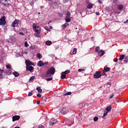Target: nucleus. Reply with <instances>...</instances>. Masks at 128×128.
Masks as SVG:
<instances>
[{"instance_id": "obj_47", "label": "nucleus", "mask_w": 128, "mask_h": 128, "mask_svg": "<svg viewBox=\"0 0 128 128\" xmlns=\"http://www.w3.org/2000/svg\"><path fill=\"white\" fill-rule=\"evenodd\" d=\"M114 98V94H112L110 96V98Z\"/></svg>"}, {"instance_id": "obj_62", "label": "nucleus", "mask_w": 128, "mask_h": 128, "mask_svg": "<svg viewBox=\"0 0 128 128\" xmlns=\"http://www.w3.org/2000/svg\"><path fill=\"white\" fill-rule=\"evenodd\" d=\"M115 12V14H116V12Z\"/></svg>"}, {"instance_id": "obj_24", "label": "nucleus", "mask_w": 128, "mask_h": 128, "mask_svg": "<svg viewBox=\"0 0 128 128\" xmlns=\"http://www.w3.org/2000/svg\"><path fill=\"white\" fill-rule=\"evenodd\" d=\"M124 58V54L120 55L119 58V60H122Z\"/></svg>"}, {"instance_id": "obj_12", "label": "nucleus", "mask_w": 128, "mask_h": 128, "mask_svg": "<svg viewBox=\"0 0 128 128\" xmlns=\"http://www.w3.org/2000/svg\"><path fill=\"white\" fill-rule=\"evenodd\" d=\"M98 54L100 56H102L104 54V51L100 50L98 52Z\"/></svg>"}, {"instance_id": "obj_20", "label": "nucleus", "mask_w": 128, "mask_h": 128, "mask_svg": "<svg viewBox=\"0 0 128 128\" xmlns=\"http://www.w3.org/2000/svg\"><path fill=\"white\" fill-rule=\"evenodd\" d=\"M110 68L108 67H106V66L104 67V72H110Z\"/></svg>"}, {"instance_id": "obj_32", "label": "nucleus", "mask_w": 128, "mask_h": 128, "mask_svg": "<svg viewBox=\"0 0 128 128\" xmlns=\"http://www.w3.org/2000/svg\"><path fill=\"white\" fill-rule=\"evenodd\" d=\"M100 51V47L98 46L96 48L95 52H98Z\"/></svg>"}, {"instance_id": "obj_44", "label": "nucleus", "mask_w": 128, "mask_h": 128, "mask_svg": "<svg viewBox=\"0 0 128 128\" xmlns=\"http://www.w3.org/2000/svg\"><path fill=\"white\" fill-rule=\"evenodd\" d=\"M101 76H106V74L103 72L102 73V74H101Z\"/></svg>"}, {"instance_id": "obj_23", "label": "nucleus", "mask_w": 128, "mask_h": 128, "mask_svg": "<svg viewBox=\"0 0 128 128\" xmlns=\"http://www.w3.org/2000/svg\"><path fill=\"white\" fill-rule=\"evenodd\" d=\"M36 90H38V92H42V90L40 88V87H37Z\"/></svg>"}, {"instance_id": "obj_55", "label": "nucleus", "mask_w": 128, "mask_h": 128, "mask_svg": "<svg viewBox=\"0 0 128 128\" xmlns=\"http://www.w3.org/2000/svg\"><path fill=\"white\" fill-rule=\"evenodd\" d=\"M52 22V20L51 21H50L49 22H48V24H50V22Z\"/></svg>"}, {"instance_id": "obj_35", "label": "nucleus", "mask_w": 128, "mask_h": 128, "mask_svg": "<svg viewBox=\"0 0 128 128\" xmlns=\"http://www.w3.org/2000/svg\"><path fill=\"white\" fill-rule=\"evenodd\" d=\"M32 96V91L29 92L28 94V96Z\"/></svg>"}, {"instance_id": "obj_16", "label": "nucleus", "mask_w": 128, "mask_h": 128, "mask_svg": "<svg viewBox=\"0 0 128 128\" xmlns=\"http://www.w3.org/2000/svg\"><path fill=\"white\" fill-rule=\"evenodd\" d=\"M92 6H94V4H92V3H89L87 5L86 8H87L90 9V8H92Z\"/></svg>"}, {"instance_id": "obj_28", "label": "nucleus", "mask_w": 128, "mask_h": 128, "mask_svg": "<svg viewBox=\"0 0 128 128\" xmlns=\"http://www.w3.org/2000/svg\"><path fill=\"white\" fill-rule=\"evenodd\" d=\"M36 58H39V60H40V58H42V54L40 53L37 54Z\"/></svg>"}, {"instance_id": "obj_29", "label": "nucleus", "mask_w": 128, "mask_h": 128, "mask_svg": "<svg viewBox=\"0 0 128 128\" xmlns=\"http://www.w3.org/2000/svg\"><path fill=\"white\" fill-rule=\"evenodd\" d=\"M4 71L2 70H0V78H2V73Z\"/></svg>"}, {"instance_id": "obj_15", "label": "nucleus", "mask_w": 128, "mask_h": 128, "mask_svg": "<svg viewBox=\"0 0 128 128\" xmlns=\"http://www.w3.org/2000/svg\"><path fill=\"white\" fill-rule=\"evenodd\" d=\"M60 112L62 114H66V108H62Z\"/></svg>"}, {"instance_id": "obj_40", "label": "nucleus", "mask_w": 128, "mask_h": 128, "mask_svg": "<svg viewBox=\"0 0 128 128\" xmlns=\"http://www.w3.org/2000/svg\"><path fill=\"white\" fill-rule=\"evenodd\" d=\"M6 68H8V70H10V68H12L10 67V65L6 66Z\"/></svg>"}, {"instance_id": "obj_27", "label": "nucleus", "mask_w": 128, "mask_h": 128, "mask_svg": "<svg viewBox=\"0 0 128 128\" xmlns=\"http://www.w3.org/2000/svg\"><path fill=\"white\" fill-rule=\"evenodd\" d=\"M36 78V76H32L30 77V78L29 82H32L34 79Z\"/></svg>"}, {"instance_id": "obj_2", "label": "nucleus", "mask_w": 128, "mask_h": 128, "mask_svg": "<svg viewBox=\"0 0 128 128\" xmlns=\"http://www.w3.org/2000/svg\"><path fill=\"white\" fill-rule=\"evenodd\" d=\"M33 30H34L37 34H40V28L36 26V24H34L32 25Z\"/></svg>"}, {"instance_id": "obj_17", "label": "nucleus", "mask_w": 128, "mask_h": 128, "mask_svg": "<svg viewBox=\"0 0 128 128\" xmlns=\"http://www.w3.org/2000/svg\"><path fill=\"white\" fill-rule=\"evenodd\" d=\"M66 74L65 72H62V76H61V79L64 80V78H66Z\"/></svg>"}, {"instance_id": "obj_34", "label": "nucleus", "mask_w": 128, "mask_h": 128, "mask_svg": "<svg viewBox=\"0 0 128 128\" xmlns=\"http://www.w3.org/2000/svg\"><path fill=\"white\" fill-rule=\"evenodd\" d=\"M70 94H72V92H68L64 94V96H70Z\"/></svg>"}, {"instance_id": "obj_41", "label": "nucleus", "mask_w": 128, "mask_h": 128, "mask_svg": "<svg viewBox=\"0 0 128 128\" xmlns=\"http://www.w3.org/2000/svg\"><path fill=\"white\" fill-rule=\"evenodd\" d=\"M118 60V58H115L114 60V62H117Z\"/></svg>"}, {"instance_id": "obj_39", "label": "nucleus", "mask_w": 128, "mask_h": 128, "mask_svg": "<svg viewBox=\"0 0 128 128\" xmlns=\"http://www.w3.org/2000/svg\"><path fill=\"white\" fill-rule=\"evenodd\" d=\"M84 69H78V72H84Z\"/></svg>"}, {"instance_id": "obj_36", "label": "nucleus", "mask_w": 128, "mask_h": 128, "mask_svg": "<svg viewBox=\"0 0 128 128\" xmlns=\"http://www.w3.org/2000/svg\"><path fill=\"white\" fill-rule=\"evenodd\" d=\"M64 72L65 73V74H70V70H66L65 72Z\"/></svg>"}, {"instance_id": "obj_43", "label": "nucleus", "mask_w": 128, "mask_h": 128, "mask_svg": "<svg viewBox=\"0 0 128 128\" xmlns=\"http://www.w3.org/2000/svg\"><path fill=\"white\" fill-rule=\"evenodd\" d=\"M38 128H44V126H42V125H40Z\"/></svg>"}, {"instance_id": "obj_48", "label": "nucleus", "mask_w": 128, "mask_h": 128, "mask_svg": "<svg viewBox=\"0 0 128 128\" xmlns=\"http://www.w3.org/2000/svg\"><path fill=\"white\" fill-rule=\"evenodd\" d=\"M96 16H100V12H96Z\"/></svg>"}, {"instance_id": "obj_64", "label": "nucleus", "mask_w": 128, "mask_h": 128, "mask_svg": "<svg viewBox=\"0 0 128 128\" xmlns=\"http://www.w3.org/2000/svg\"><path fill=\"white\" fill-rule=\"evenodd\" d=\"M118 14H120V12H118Z\"/></svg>"}, {"instance_id": "obj_61", "label": "nucleus", "mask_w": 128, "mask_h": 128, "mask_svg": "<svg viewBox=\"0 0 128 128\" xmlns=\"http://www.w3.org/2000/svg\"><path fill=\"white\" fill-rule=\"evenodd\" d=\"M40 14V12H39V13H38V14Z\"/></svg>"}, {"instance_id": "obj_8", "label": "nucleus", "mask_w": 128, "mask_h": 128, "mask_svg": "<svg viewBox=\"0 0 128 128\" xmlns=\"http://www.w3.org/2000/svg\"><path fill=\"white\" fill-rule=\"evenodd\" d=\"M56 119L53 118L52 119H50V126H54V124H56Z\"/></svg>"}, {"instance_id": "obj_6", "label": "nucleus", "mask_w": 128, "mask_h": 128, "mask_svg": "<svg viewBox=\"0 0 128 128\" xmlns=\"http://www.w3.org/2000/svg\"><path fill=\"white\" fill-rule=\"evenodd\" d=\"M26 66H34V62H30V60H26Z\"/></svg>"}, {"instance_id": "obj_22", "label": "nucleus", "mask_w": 128, "mask_h": 128, "mask_svg": "<svg viewBox=\"0 0 128 128\" xmlns=\"http://www.w3.org/2000/svg\"><path fill=\"white\" fill-rule=\"evenodd\" d=\"M108 112H107L106 111L104 112V114L103 116H102V118H104L106 116H108Z\"/></svg>"}, {"instance_id": "obj_10", "label": "nucleus", "mask_w": 128, "mask_h": 128, "mask_svg": "<svg viewBox=\"0 0 128 128\" xmlns=\"http://www.w3.org/2000/svg\"><path fill=\"white\" fill-rule=\"evenodd\" d=\"M46 64L48 63H44L42 61H39L38 62V66H44L45 64Z\"/></svg>"}, {"instance_id": "obj_53", "label": "nucleus", "mask_w": 128, "mask_h": 128, "mask_svg": "<svg viewBox=\"0 0 128 128\" xmlns=\"http://www.w3.org/2000/svg\"><path fill=\"white\" fill-rule=\"evenodd\" d=\"M40 104V102L38 101L37 102V104Z\"/></svg>"}, {"instance_id": "obj_31", "label": "nucleus", "mask_w": 128, "mask_h": 128, "mask_svg": "<svg viewBox=\"0 0 128 128\" xmlns=\"http://www.w3.org/2000/svg\"><path fill=\"white\" fill-rule=\"evenodd\" d=\"M34 36L36 38H40V35L39 34H38V32H36V34H34Z\"/></svg>"}, {"instance_id": "obj_33", "label": "nucleus", "mask_w": 128, "mask_h": 128, "mask_svg": "<svg viewBox=\"0 0 128 128\" xmlns=\"http://www.w3.org/2000/svg\"><path fill=\"white\" fill-rule=\"evenodd\" d=\"M98 116H95L94 118V122H98Z\"/></svg>"}, {"instance_id": "obj_3", "label": "nucleus", "mask_w": 128, "mask_h": 128, "mask_svg": "<svg viewBox=\"0 0 128 128\" xmlns=\"http://www.w3.org/2000/svg\"><path fill=\"white\" fill-rule=\"evenodd\" d=\"M0 2L6 6H10V0H0Z\"/></svg>"}, {"instance_id": "obj_51", "label": "nucleus", "mask_w": 128, "mask_h": 128, "mask_svg": "<svg viewBox=\"0 0 128 128\" xmlns=\"http://www.w3.org/2000/svg\"><path fill=\"white\" fill-rule=\"evenodd\" d=\"M20 34H21V36H24V33L22 32H20Z\"/></svg>"}, {"instance_id": "obj_63", "label": "nucleus", "mask_w": 128, "mask_h": 128, "mask_svg": "<svg viewBox=\"0 0 128 128\" xmlns=\"http://www.w3.org/2000/svg\"><path fill=\"white\" fill-rule=\"evenodd\" d=\"M119 102L118 101H117V102Z\"/></svg>"}, {"instance_id": "obj_59", "label": "nucleus", "mask_w": 128, "mask_h": 128, "mask_svg": "<svg viewBox=\"0 0 128 128\" xmlns=\"http://www.w3.org/2000/svg\"><path fill=\"white\" fill-rule=\"evenodd\" d=\"M63 14H61V16H62Z\"/></svg>"}, {"instance_id": "obj_14", "label": "nucleus", "mask_w": 128, "mask_h": 128, "mask_svg": "<svg viewBox=\"0 0 128 128\" xmlns=\"http://www.w3.org/2000/svg\"><path fill=\"white\" fill-rule=\"evenodd\" d=\"M106 110L107 112H110L112 110V106H109L106 108Z\"/></svg>"}, {"instance_id": "obj_11", "label": "nucleus", "mask_w": 128, "mask_h": 128, "mask_svg": "<svg viewBox=\"0 0 128 128\" xmlns=\"http://www.w3.org/2000/svg\"><path fill=\"white\" fill-rule=\"evenodd\" d=\"M26 70H29L30 72H32V70H34V67L32 66H26Z\"/></svg>"}, {"instance_id": "obj_49", "label": "nucleus", "mask_w": 128, "mask_h": 128, "mask_svg": "<svg viewBox=\"0 0 128 128\" xmlns=\"http://www.w3.org/2000/svg\"><path fill=\"white\" fill-rule=\"evenodd\" d=\"M125 60H126V62H127L128 60V56H126L125 58Z\"/></svg>"}, {"instance_id": "obj_4", "label": "nucleus", "mask_w": 128, "mask_h": 128, "mask_svg": "<svg viewBox=\"0 0 128 128\" xmlns=\"http://www.w3.org/2000/svg\"><path fill=\"white\" fill-rule=\"evenodd\" d=\"M101 72L100 71H97L96 72L95 74L94 75V78H100L102 76Z\"/></svg>"}, {"instance_id": "obj_21", "label": "nucleus", "mask_w": 128, "mask_h": 128, "mask_svg": "<svg viewBox=\"0 0 128 128\" xmlns=\"http://www.w3.org/2000/svg\"><path fill=\"white\" fill-rule=\"evenodd\" d=\"M52 41H50V40H48L46 42V46H50V45H52Z\"/></svg>"}, {"instance_id": "obj_30", "label": "nucleus", "mask_w": 128, "mask_h": 128, "mask_svg": "<svg viewBox=\"0 0 128 128\" xmlns=\"http://www.w3.org/2000/svg\"><path fill=\"white\" fill-rule=\"evenodd\" d=\"M66 16H70V12H66Z\"/></svg>"}, {"instance_id": "obj_60", "label": "nucleus", "mask_w": 128, "mask_h": 128, "mask_svg": "<svg viewBox=\"0 0 128 128\" xmlns=\"http://www.w3.org/2000/svg\"><path fill=\"white\" fill-rule=\"evenodd\" d=\"M112 14L111 13V14H110V16H112Z\"/></svg>"}, {"instance_id": "obj_45", "label": "nucleus", "mask_w": 128, "mask_h": 128, "mask_svg": "<svg viewBox=\"0 0 128 128\" xmlns=\"http://www.w3.org/2000/svg\"><path fill=\"white\" fill-rule=\"evenodd\" d=\"M70 0H63V2L66 4V2H68Z\"/></svg>"}, {"instance_id": "obj_46", "label": "nucleus", "mask_w": 128, "mask_h": 128, "mask_svg": "<svg viewBox=\"0 0 128 128\" xmlns=\"http://www.w3.org/2000/svg\"><path fill=\"white\" fill-rule=\"evenodd\" d=\"M113 2H114V4H116L118 2V0H114Z\"/></svg>"}, {"instance_id": "obj_50", "label": "nucleus", "mask_w": 128, "mask_h": 128, "mask_svg": "<svg viewBox=\"0 0 128 128\" xmlns=\"http://www.w3.org/2000/svg\"><path fill=\"white\" fill-rule=\"evenodd\" d=\"M98 2H99V4H102V0H98Z\"/></svg>"}, {"instance_id": "obj_26", "label": "nucleus", "mask_w": 128, "mask_h": 128, "mask_svg": "<svg viewBox=\"0 0 128 128\" xmlns=\"http://www.w3.org/2000/svg\"><path fill=\"white\" fill-rule=\"evenodd\" d=\"M76 52H78V49L76 48H74L72 52L73 54H76Z\"/></svg>"}, {"instance_id": "obj_42", "label": "nucleus", "mask_w": 128, "mask_h": 128, "mask_svg": "<svg viewBox=\"0 0 128 128\" xmlns=\"http://www.w3.org/2000/svg\"><path fill=\"white\" fill-rule=\"evenodd\" d=\"M37 96H38V98H40V97L42 96V95H41L40 94V93H38V94H37Z\"/></svg>"}, {"instance_id": "obj_5", "label": "nucleus", "mask_w": 128, "mask_h": 128, "mask_svg": "<svg viewBox=\"0 0 128 128\" xmlns=\"http://www.w3.org/2000/svg\"><path fill=\"white\" fill-rule=\"evenodd\" d=\"M6 24V16H4L0 18V26H4Z\"/></svg>"}, {"instance_id": "obj_58", "label": "nucleus", "mask_w": 128, "mask_h": 128, "mask_svg": "<svg viewBox=\"0 0 128 128\" xmlns=\"http://www.w3.org/2000/svg\"><path fill=\"white\" fill-rule=\"evenodd\" d=\"M125 22H128V20Z\"/></svg>"}, {"instance_id": "obj_19", "label": "nucleus", "mask_w": 128, "mask_h": 128, "mask_svg": "<svg viewBox=\"0 0 128 128\" xmlns=\"http://www.w3.org/2000/svg\"><path fill=\"white\" fill-rule=\"evenodd\" d=\"M68 26V23H65L64 24H62V28L63 30H64V28H66V26Z\"/></svg>"}, {"instance_id": "obj_1", "label": "nucleus", "mask_w": 128, "mask_h": 128, "mask_svg": "<svg viewBox=\"0 0 128 128\" xmlns=\"http://www.w3.org/2000/svg\"><path fill=\"white\" fill-rule=\"evenodd\" d=\"M54 72H56V70L54 69V68H50V69L48 70L46 74L43 75V76H44V78H48V76H50V75L54 74Z\"/></svg>"}, {"instance_id": "obj_54", "label": "nucleus", "mask_w": 128, "mask_h": 128, "mask_svg": "<svg viewBox=\"0 0 128 128\" xmlns=\"http://www.w3.org/2000/svg\"><path fill=\"white\" fill-rule=\"evenodd\" d=\"M50 30H52V26L50 27Z\"/></svg>"}, {"instance_id": "obj_52", "label": "nucleus", "mask_w": 128, "mask_h": 128, "mask_svg": "<svg viewBox=\"0 0 128 128\" xmlns=\"http://www.w3.org/2000/svg\"><path fill=\"white\" fill-rule=\"evenodd\" d=\"M108 84H109L110 86H112V82H108Z\"/></svg>"}, {"instance_id": "obj_9", "label": "nucleus", "mask_w": 128, "mask_h": 128, "mask_svg": "<svg viewBox=\"0 0 128 128\" xmlns=\"http://www.w3.org/2000/svg\"><path fill=\"white\" fill-rule=\"evenodd\" d=\"M18 26V20H16L12 24V26L16 28V26Z\"/></svg>"}, {"instance_id": "obj_38", "label": "nucleus", "mask_w": 128, "mask_h": 128, "mask_svg": "<svg viewBox=\"0 0 128 128\" xmlns=\"http://www.w3.org/2000/svg\"><path fill=\"white\" fill-rule=\"evenodd\" d=\"M46 80L47 81H50V80H52V78H47L46 79Z\"/></svg>"}, {"instance_id": "obj_56", "label": "nucleus", "mask_w": 128, "mask_h": 128, "mask_svg": "<svg viewBox=\"0 0 128 128\" xmlns=\"http://www.w3.org/2000/svg\"><path fill=\"white\" fill-rule=\"evenodd\" d=\"M14 128H20V126H16Z\"/></svg>"}, {"instance_id": "obj_13", "label": "nucleus", "mask_w": 128, "mask_h": 128, "mask_svg": "<svg viewBox=\"0 0 128 128\" xmlns=\"http://www.w3.org/2000/svg\"><path fill=\"white\" fill-rule=\"evenodd\" d=\"M65 20L66 22H70V20H71L70 16H65Z\"/></svg>"}, {"instance_id": "obj_37", "label": "nucleus", "mask_w": 128, "mask_h": 128, "mask_svg": "<svg viewBox=\"0 0 128 128\" xmlns=\"http://www.w3.org/2000/svg\"><path fill=\"white\" fill-rule=\"evenodd\" d=\"M24 46H25L26 48H28V44L27 42H25Z\"/></svg>"}, {"instance_id": "obj_18", "label": "nucleus", "mask_w": 128, "mask_h": 128, "mask_svg": "<svg viewBox=\"0 0 128 128\" xmlns=\"http://www.w3.org/2000/svg\"><path fill=\"white\" fill-rule=\"evenodd\" d=\"M117 8H118V10H122V8H124V6H122V4L118 5Z\"/></svg>"}, {"instance_id": "obj_7", "label": "nucleus", "mask_w": 128, "mask_h": 128, "mask_svg": "<svg viewBox=\"0 0 128 128\" xmlns=\"http://www.w3.org/2000/svg\"><path fill=\"white\" fill-rule=\"evenodd\" d=\"M12 122H16V120H18L20 118V116H14L12 118Z\"/></svg>"}, {"instance_id": "obj_25", "label": "nucleus", "mask_w": 128, "mask_h": 128, "mask_svg": "<svg viewBox=\"0 0 128 128\" xmlns=\"http://www.w3.org/2000/svg\"><path fill=\"white\" fill-rule=\"evenodd\" d=\"M13 74L14 76L17 77L18 76H20V73L15 72H13Z\"/></svg>"}, {"instance_id": "obj_57", "label": "nucleus", "mask_w": 128, "mask_h": 128, "mask_svg": "<svg viewBox=\"0 0 128 128\" xmlns=\"http://www.w3.org/2000/svg\"><path fill=\"white\" fill-rule=\"evenodd\" d=\"M46 30H48V32L50 30V29H46Z\"/></svg>"}]
</instances>
